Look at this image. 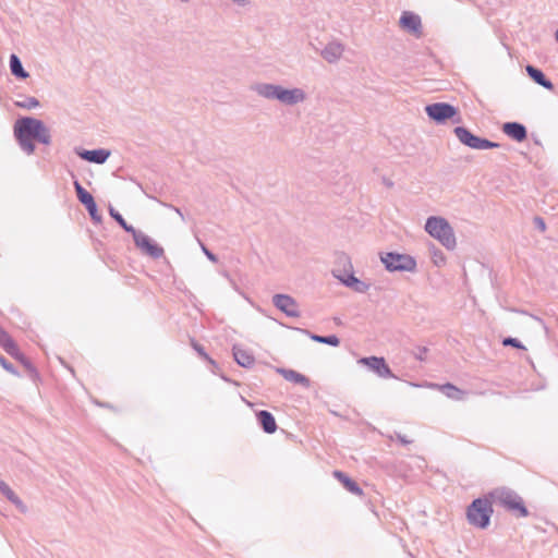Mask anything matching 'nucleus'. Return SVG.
Returning <instances> with one entry per match:
<instances>
[{
  "label": "nucleus",
  "mask_w": 558,
  "mask_h": 558,
  "mask_svg": "<svg viewBox=\"0 0 558 558\" xmlns=\"http://www.w3.org/2000/svg\"><path fill=\"white\" fill-rule=\"evenodd\" d=\"M10 66L13 75L21 78H26L28 76V73L24 71L20 59L15 54L10 57Z\"/></svg>",
  "instance_id": "nucleus-23"
},
{
  "label": "nucleus",
  "mask_w": 558,
  "mask_h": 558,
  "mask_svg": "<svg viewBox=\"0 0 558 558\" xmlns=\"http://www.w3.org/2000/svg\"><path fill=\"white\" fill-rule=\"evenodd\" d=\"M0 493H2L10 501H12L17 507H23L22 500L15 495V493L10 488V486L1 480Z\"/></svg>",
  "instance_id": "nucleus-24"
},
{
  "label": "nucleus",
  "mask_w": 558,
  "mask_h": 558,
  "mask_svg": "<svg viewBox=\"0 0 558 558\" xmlns=\"http://www.w3.org/2000/svg\"><path fill=\"white\" fill-rule=\"evenodd\" d=\"M279 86H274V85H265L260 93L268 97V98H277V94L279 92Z\"/></svg>",
  "instance_id": "nucleus-27"
},
{
  "label": "nucleus",
  "mask_w": 558,
  "mask_h": 558,
  "mask_svg": "<svg viewBox=\"0 0 558 558\" xmlns=\"http://www.w3.org/2000/svg\"><path fill=\"white\" fill-rule=\"evenodd\" d=\"M256 416L265 433L274 434L277 430L276 420L270 412L262 410L257 412Z\"/></svg>",
  "instance_id": "nucleus-13"
},
{
  "label": "nucleus",
  "mask_w": 558,
  "mask_h": 558,
  "mask_svg": "<svg viewBox=\"0 0 558 558\" xmlns=\"http://www.w3.org/2000/svg\"><path fill=\"white\" fill-rule=\"evenodd\" d=\"M277 99L286 104H295L304 99V94L301 89H283L279 88Z\"/></svg>",
  "instance_id": "nucleus-14"
},
{
  "label": "nucleus",
  "mask_w": 558,
  "mask_h": 558,
  "mask_svg": "<svg viewBox=\"0 0 558 558\" xmlns=\"http://www.w3.org/2000/svg\"><path fill=\"white\" fill-rule=\"evenodd\" d=\"M194 349L198 352V354L204 357L205 360H207L209 363L214 364V361L207 355V353L204 351L203 347H201L199 344L197 343H194L193 344Z\"/></svg>",
  "instance_id": "nucleus-33"
},
{
  "label": "nucleus",
  "mask_w": 558,
  "mask_h": 558,
  "mask_svg": "<svg viewBox=\"0 0 558 558\" xmlns=\"http://www.w3.org/2000/svg\"><path fill=\"white\" fill-rule=\"evenodd\" d=\"M110 214L111 216L121 225V227L128 231V232H131L133 233V231H135V229L131 226H129L125 220L122 218V216L118 213H114L113 209L110 210Z\"/></svg>",
  "instance_id": "nucleus-29"
},
{
  "label": "nucleus",
  "mask_w": 558,
  "mask_h": 558,
  "mask_svg": "<svg viewBox=\"0 0 558 558\" xmlns=\"http://www.w3.org/2000/svg\"><path fill=\"white\" fill-rule=\"evenodd\" d=\"M74 186L77 198L86 208L95 204L93 195L88 193L77 181L74 182Z\"/></svg>",
  "instance_id": "nucleus-22"
},
{
  "label": "nucleus",
  "mask_w": 558,
  "mask_h": 558,
  "mask_svg": "<svg viewBox=\"0 0 558 558\" xmlns=\"http://www.w3.org/2000/svg\"><path fill=\"white\" fill-rule=\"evenodd\" d=\"M353 282H357V280L353 276H350L348 280H344V283L348 286H351Z\"/></svg>",
  "instance_id": "nucleus-37"
},
{
  "label": "nucleus",
  "mask_w": 558,
  "mask_h": 558,
  "mask_svg": "<svg viewBox=\"0 0 558 558\" xmlns=\"http://www.w3.org/2000/svg\"><path fill=\"white\" fill-rule=\"evenodd\" d=\"M0 345L15 360L21 362L24 366L28 367L29 362L25 355L20 351L17 344L10 337V335L0 327Z\"/></svg>",
  "instance_id": "nucleus-8"
},
{
  "label": "nucleus",
  "mask_w": 558,
  "mask_h": 558,
  "mask_svg": "<svg viewBox=\"0 0 558 558\" xmlns=\"http://www.w3.org/2000/svg\"><path fill=\"white\" fill-rule=\"evenodd\" d=\"M333 476L343 485V487L350 493L356 496H363L362 488L348 475L341 471H335Z\"/></svg>",
  "instance_id": "nucleus-15"
},
{
  "label": "nucleus",
  "mask_w": 558,
  "mask_h": 558,
  "mask_svg": "<svg viewBox=\"0 0 558 558\" xmlns=\"http://www.w3.org/2000/svg\"><path fill=\"white\" fill-rule=\"evenodd\" d=\"M14 135L21 147L27 153L33 154L35 146L33 140L43 144H49L50 134L45 124L35 118H22L14 124Z\"/></svg>",
  "instance_id": "nucleus-1"
},
{
  "label": "nucleus",
  "mask_w": 558,
  "mask_h": 558,
  "mask_svg": "<svg viewBox=\"0 0 558 558\" xmlns=\"http://www.w3.org/2000/svg\"><path fill=\"white\" fill-rule=\"evenodd\" d=\"M400 25L402 28L416 34L421 28V19L416 14L404 12L400 19Z\"/></svg>",
  "instance_id": "nucleus-12"
},
{
  "label": "nucleus",
  "mask_w": 558,
  "mask_h": 558,
  "mask_svg": "<svg viewBox=\"0 0 558 558\" xmlns=\"http://www.w3.org/2000/svg\"><path fill=\"white\" fill-rule=\"evenodd\" d=\"M275 305L289 316H299V306L296 302L289 295L277 294L274 296Z\"/></svg>",
  "instance_id": "nucleus-10"
},
{
  "label": "nucleus",
  "mask_w": 558,
  "mask_h": 558,
  "mask_svg": "<svg viewBox=\"0 0 558 558\" xmlns=\"http://www.w3.org/2000/svg\"><path fill=\"white\" fill-rule=\"evenodd\" d=\"M535 222L537 223V226L539 227V229H541L542 231H545V222H544V220H543V219H541V218H536V219H535Z\"/></svg>",
  "instance_id": "nucleus-36"
},
{
  "label": "nucleus",
  "mask_w": 558,
  "mask_h": 558,
  "mask_svg": "<svg viewBox=\"0 0 558 558\" xmlns=\"http://www.w3.org/2000/svg\"><path fill=\"white\" fill-rule=\"evenodd\" d=\"M490 499L505 507L517 517L525 518L529 511L522 498L514 492L507 488H496L489 494Z\"/></svg>",
  "instance_id": "nucleus-2"
},
{
  "label": "nucleus",
  "mask_w": 558,
  "mask_h": 558,
  "mask_svg": "<svg viewBox=\"0 0 558 558\" xmlns=\"http://www.w3.org/2000/svg\"><path fill=\"white\" fill-rule=\"evenodd\" d=\"M481 147H478V149H486V148H490V147H495L497 146L496 144L487 141V140H483L481 138V143H480Z\"/></svg>",
  "instance_id": "nucleus-35"
},
{
  "label": "nucleus",
  "mask_w": 558,
  "mask_h": 558,
  "mask_svg": "<svg viewBox=\"0 0 558 558\" xmlns=\"http://www.w3.org/2000/svg\"><path fill=\"white\" fill-rule=\"evenodd\" d=\"M0 365L5 369L8 371L9 373L13 374V375H19V373L16 372V369L10 364L7 362V360L2 356H0Z\"/></svg>",
  "instance_id": "nucleus-31"
},
{
  "label": "nucleus",
  "mask_w": 558,
  "mask_h": 558,
  "mask_svg": "<svg viewBox=\"0 0 558 558\" xmlns=\"http://www.w3.org/2000/svg\"><path fill=\"white\" fill-rule=\"evenodd\" d=\"M493 513L492 502L488 499H475L468 509V519L477 527H486Z\"/></svg>",
  "instance_id": "nucleus-4"
},
{
  "label": "nucleus",
  "mask_w": 558,
  "mask_h": 558,
  "mask_svg": "<svg viewBox=\"0 0 558 558\" xmlns=\"http://www.w3.org/2000/svg\"><path fill=\"white\" fill-rule=\"evenodd\" d=\"M480 143H481V138L475 135H472L468 146L478 149V147H481Z\"/></svg>",
  "instance_id": "nucleus-34"
},
{
  "label": "nucleus",
  "mask_w": 558,
  "mask_h": 558,
  "mask_svg": "<svg viewBox=\"0 0 558 558\" xmlns=\"http://www.w3.org/2000/svg\"><path fill=\"white\" fill-rule=\"evenodd\" d=\"M16 106L26 108V109H33L39 106V102L36 98L29 97L26 98L24 101H16Z\"/></svg>",
  "instance_id": "nucleus-28"
},
{
  "label": "nucleus",
  "mask_w": 558,
  "mask_h": 558,
  "mask_svg": "<svg viewBox=\"0 0 558 558\" xmlns=\"http://www.w3.org/2000/svg\"><path fill=\"white\" fill-rule=\"evenodd\" d=\"M425 110L428 117L437 122H444L457 114V109L445 102L429 105Z\"/></svg>",
  "instance_id": "nucleus-7"
},
{
  "label": "nucleus",
  "mask_w": 558,
  "mask_h": 558,
  "mask_svg": "<svg viewBox=\"0 0 558 558\" xmlns=\"http://www.w3.org/2000/svg\"><path fill=\"white\" fill-rule=\"evenodd\" d=\"M277 372L288 381L302 385V386H310V380L307 377L302 375L301 373H298L293 369H286V368H277Z\"/></svg>",
  "instance_id": "nucleus-16"
},
{
  "label": "nucleus",
  "mask_w": 558,
  "mask_h": 558,
  "mask_svg": "<svg viewBox=\"0 0 558 558\" xmlns=\"http://www.w3.org/2000/svg\"><path fill=\"white\" fill-rule=\"evenodd\" d=\"M556 40L558 41V31L556 32Z\"/></svg>",
  "instance_id": "nucleus-40"
},
{
  "label": "nucleus",
  "mask_w": 558,
  "mask_h": 558,
  "mask_svg": "<svg viewBox=\"0 0 558 558\" xmlns=\"http://www.w3.org/2000/svg\"><path fill=\"white\" fill-rule=\"evenodd\" d=\"M434 387L442 392L446 397L453 400H461L464 397V392L452 384L434 385Z\"/></svg>",
  "instance_id": "nucleus-18"
},
{
  "label": "nucleus",
  "mask_w": 558,
  "mask_h": 558,
  "mask_svg": "<svg viewBox=\"0 0 558 558\" xmlns=\"http://www.w3.org/2000/svg\"><path fill=\"white\" fill-rule=\"evenodd\" d=\"M359 363L368 366L372 371L377 373L380 377H391V372L389 366L386 364L384 357L371 356L363 357L359 361Z\"/></svg>",
  "instance_id": "nucleus-9"
},
{
  "label": "nucleus",
  "mask_w": 558,
  "mask_h": 558,
  "mask_svg": "<svg viewBox=\"0 0 558 558\" xmlns=\"http://www.w3.org/2000/svg\"><path fill=\"white\" fill-rule=\"evenodd\" d=\"M92 217V219L95 221V222H100L101 221V216L98 214V209H97V205L96 203L89 207L86 208Z\"/></svg>",
  "instance_id": "nucleus-30"
},
{
  "label": "nucleus",
  "mask_w": 558,
  "mask_h": 558,
  "mask_svg": "<svg viewBox=\"0 0 558 558\" xmlns=\"http://www.w3.org/2000/svg\"><path fill=\"white\" fill-rule=\"evenodd\" d=\"M427 233L447 248L456 246V236L448 221L441 217H429L425 225Z\"/></svg>",
  "instance_id": "nucleus-3"
},
{
  "label": "nucleus",
  "mask_w": 558,
  "mask_h": 558,
  "mask_svg": "<svg viewBox=\"0 0 558 558\" xmlns=\"http://www.w3.org/2000/svg\"><path fill=\"white\" fill-rule=\"evenodd\" d=\"M400 440H401V442H408V441L405 440V437L400 438Z\"/></svg>",
  "instance_id": "nucleus-39"
},
{
  "label": "nucleus",
  "mask_w": 558,
  "mask_h": 558,
  "mask_svg": "<svg viewBox=\"0 0 558 558\" xmlns=\"http://www.w3.org/2000/svg\"><path fill=\"white\" fill-rule=\"evenodd\" d=\"M526 72L529 73V75L531 76V78L534 82H536L537 84L542 85L543 87H545L547 89H553L554 86H553L551 82H549L548 80L545 78L542 71L537 70L536 68H534L532 65H527Z\"/></svg>",
  "instance_id": "nucleus-20"
},
{
  "label": "nucleus",
  "mask_w": 558,
  "mask_h": 558,
  "mask_svg": "<svg viewBox=\"0 0 558 558\" xmlns=\"http://www.w3.org/2000/svg\"><path fill=\"white\" fill-rule=\"evenodd\" d=\"M454 133L457 135V137L465 145L469 144L471 137H472V133L469 132L466 129L464 128H461V126H458L454 129Z\"/></svg>",
  "instance_id": "nucleus-25"
},
{
  "label": "nucleus",
  "mask_w": 558,
  "mask_h": 558,
  "mask_svg": "<svg viewBox=\"0 0 558 558\" xmlns=\"http://www.w3.org/2000/svg\"><path fill=\"white\" fill-rule=\"evenodd\" d=\"M400 440H401V442H408V441L405 440V437L400 438Z\"/></svg>",
  "instance_id": "nucleus-38"
},
{
  "label": "nucleus",
  "mask_w": 558,
  "mask_h": 558,
  "mask_svg": "<svg viewBox=\"0 0 558 558\" xmlns=\"http://www.w3.org/2000/svg\"><path fill=\"white\" fill-rule=\"evenodd\" d=\"M342 51L343 49L340 44H330L324 49L323 56L327 61L332 62L340 58Z\"/></svg>",
  "instance_id": "nucleus-21"
},
{
  "label": "nucleus",
  "mask_w": 558,
  "mask_h": 558,
  "mask_svg": "<svg viewBox=\"0 0 558 558\" xmlns=\"http://www.w3.org/2000/svg\"><path fill=\"white\" fill-rule=\"evenodd\" d=\"M133 239L137 248H140L143 253L158 258L163 255V250L158 244H156L148 235L144 234L140 231H133Z\"/></svg>",
  "instance_id": "nucleus-6"
},
{
  "label": "nucleus",
  "mask_w": 558,
  "mask_h": 558,
  "mask_svg": "<svg viewBox=\"0 0 558 558\" xmlns=\"http://www.w3.org/2000/svg\"><path fill=\"white\" fill-rule=\"evenodd\" d=\"M312 339L317 341V342L327 343V344H330V345H333V347H337L340 343L338 337H336V336H328V337L313 336Z\"/></svg>",
  "instance_id": "nucleus-26"
},
{
  "label": "nucleus",
  "mask_w": 558,
  "mask_h": 558,
  "mask_svg": "<svg viewBox=\"0 0 558 558\" xmlns=\"http://www.w3.org/2000/svg\"><path fill=\"white\" fill-rule=\"evenodd\" d=\"M381 262L390 271L413 270L416 266L414 258L403 254L387 253L385 256H381Z\"/></svg>",
  "instance_id": "nucleus-5"
},
{
  "label": "nucleus",
  "mask_w": 558,
  "mask_h": 558,
  "mask_svg": "<svg viewBox=\"0 0 558 558\" xmlns=\"http://www.w3.org/2000/svg\"><path fill=\"white\" fill-rule=\"evenodd\" d=\"M233 356L238 364L243 367H250L255 362L254 355L248 350L238 345L233 347Z\"/></svg>",
  "instance_id": "nucleus-17"
},
{
  "label": "nucleus",
  "mask_w": 558,
  "mask_h": 558,
  "mask_svg": "<svg viewBox=\"0 0 558 558\" xmlns=\"http://www.w3.org/2000/svg\"><path fill=\"white\" fill-rule=\"evenodd\" d=\"M502 131L505 134L515 140L517 142H522L526 138V130L524 125L517 122H509L504 124Z\"/></svg>",
  "instance_id": "nucleus-11"
},
{
  "label": "nucleus",
  "mask_w": 558,
  "mask_h": 558,
  "mask_svg": "<svg viewBox=\"0 0 558 558\" xmlns=\"http://www.w3.org/2000/svg\"><path fill=\"white\" fill-rule=\"evenodd\" d=\"M80 156L85 160L96 162V163H102L109 157V153L104 149L85 150V151L81 153Z\"/></svg>",
  "instance_id": "nucleus-19"
},
{
  "label": "nucleus",
  "mask_w": 558,
  "mask_h": 558,
  "mask_svg": "<svg viewBox=\"0 0 558 558\" xmlns=\"http://www.w3.org/2000/svg\"><path fill=\"white\" fill-rule=\"evenodd\" d=\"M504 345H512L518 349H523V345L514 338H507L502 341Z\"/></svg>",
  "instance_id": "nucleus-32"
}]
</instances>
